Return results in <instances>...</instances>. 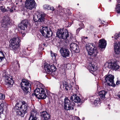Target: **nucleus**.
<instances>
[{
  "instance_id": "1",
  "label": "nucleus",
  "mask_w": 120,
  "mask_h": 120,
  "mask_svg": "<svg viewBox=\"0 0 120 120\" xmlns=\"http://www.w3.org/2000/svg\"><path fill=\"white\" fill-rule=\"evenodd\" d=\"M28 108L27 103L23 101L17 102L15 107V109H20L25 113L27 112Z\"/></svg>"
},
{
  "instance_id": "2",
  "label": "nucleus",
  "mask_w": 120,
  "mask_h": 120,
  "mask_svg": "<svg viewBox=\"0 0 120 120\" xmlns=\"http://www.w3.org/2000/svg\"><path fill=\"white\" fill-rule=\"evenodd\" d=\"M22 89L25 94H28L31 90L30 84L29 82L25 79H23L21 83Z\"/></svg>"
},
{
  "instance_id": "3",
  "label": "nucleus",
  "mask_w": 120,
  "mask_h": 120,
  "mask_svg": "<svg viewBox=\"0 0 120 120\" xmlns=\"http://www.w3.org/2000/svg\"><path fill=\"white\" fill-rule=\"evenodd\" d=\"M86 47L88 52V55L90 56L92 55L94 56H96L98 52L94 44L93 43L89 44L88 45H86Z\"/></svg>"
},
{
  "instance_id": "4",
  "label": "nucleus",
  "mask_w": 120,
  "mask_h": 120,
  "mask_svg": "<svg viewBox=\"0 0 120 120\" xmlns=\"http://www.w3.org/2000/svg\"><path fill=\"white\" fill-rule=\"evenodd\" d=\"M40 31L45 37L49 38L51 36V30L47 26L41 27L40 29Z\"/></svg>"
},
{
  "instance_id": "5",
  "label": "nucleus",
  "mask_w": 120,
  "mask_h": 120,
  "mask_svg": "<svg viewBox=\"0 0 120 120\" xmlns=\"http://www.w3.org/2000/svg\"><path fill=\"white\" fill-rule=\"evenodd\" d=\"M75 104L74 102H71L68 98H66L64 99V109L67 110L73 109V106Z\"/></svg>"
},
{
  "instance_id": "6",
  "label": "nucleus",
  "mask_w": 120,
  "mask_h": 120,
  "mask_svg": "<svg viewBox=\"0 0 120 120\" xmlns=\"http://www.w3.org/2000/svg\"><path fill=\"white\" fill-rule=\"evenodd\" d=\"M25 5L27 9L30 10L36 8L37 6L34 0H26Z\"/></svg>"
},
{
  "instance_id": "7",
  "label": "nucleus",
  "mask_w": 120,
  "mask_h": 120,
  "mask_svg": "<svg viewBox=\"0 0 120 120\" xmlns=\"http://www.w3.org/2000/svg\"><path fill=\"white\" fill-rule=\"evenodd\" d=\"M45 15L43 12H41L39 13L37 15H34L33 20L35 22H42L44 21V17Z\"/></svg>"
},
{
  "instance_id": "8",
  "label": "nucleus",
  "mask_w": 120,
  "mask_h": 120,
  "mask_svg": "<svg viewBox=\"0 0 120 120\" xmlns=\"http://www.w3.org/2000/svg\"><path fill=\"white\" fill-rule=\"evenodd\" d=\"M105 79L108 85L109 86L115 87V84L114 83V76L111 74L106 75Z\"/></svg>"
},
{
  "instance_id": "9",
  "label": "nucleus",
  "mask_w": 120,
  "mask_h": 120,
  "mask_svg": "<svg viewBox=\"0 0 120 120\" xmlns=\"http://www.w3.org/2000/svg\"><path fill=\"white\" fill-rule=\"evenodd\" d=\"M104 66L106 67H107L109 69H112L115 70H117L119 68V66L116 63L112 62L111 61H108L105 63Z\"/></svg>"
},
{
  "instance_id": "10",
  "label": "nucleus",
  "mask_w": 120,
  "mask_h": 120,
  "mask_svg": "<svg viewBox=\"0 0 120 120\" xmlns=\"http://www.w3.org/2000/svg\"><path fill=\"white\" fill-rule=\"evenodd\" d=\"M9 20V19L7 17L4 18L3 22L1 23L2 28L4 30H8L9 24L8 22Z\"/></svg>"
},
{
  "instance_id": "11",
  "label": "nucleus",
  "mask_w": 120,
  "mask_h": 120,
  "mask_svg": "<svg viewBox=\"0 0 120 120\" xmlns=\"http://www.w3.org/2000/svg\"><path fill=\"white\" fill-rule=\"evenodd\" d=\"M44 68L45 71L47 72H49L51 71L54 72L56 70V68L54 65H51V66L47 63H45Z\"/></svg>"
},
{
  "instance_id": "12",
  "label": "nucleus",
  "mask_w": 120,
  "mask_h": 120,
  "mask_svg": "<svg viewBox=\"0 0 120 120\" xmlns=\"http://www.w3.org/2000/svg\"><path fill=\"white\" fill-rule=\"evenodd\" d=\"M4 78L5 84L8 85V86H12L14 83V81L11 78H10L7 75H4Z\"/></svg>"
},
{
  "instance_id": "13",
  "label": "nucleus",
  "mask_w": 120,
  "mask_h": 120,
  "mask_svg": "<svg viewBox=\"0 0 120 120\" xmlns=\"http://www.w3.org/2000/svg\"><path fill=\"white\" fill-rule=\"evenodd\" d=\"M60 52L62 56L64 57L69 56L70 52L69 50L67 49L61 48L60 49Z\"/></svg>"
},
{
  "instance_id": "14",
  "label": "nucleus",
  "mask_w": 120,
  "mask_h": 120,
  "mask_svg": "<svg viewBox=\"0 0 120 120\" xmlns=\"http://www.w3.org/2000/svg\"><path fill=\"white\" fill-rule=\"evenodd\" d=\"M34 93H33L32 95L33 96L35 95L37 98L38 97V95H39V94L42 95L46 94L44 89L41 88H36L34 90Z\"/></svg>"
},
{
  "instance_id": "15",
  "label": "nucleus",
  "mask_w": 120,
  "mask_h": 120,
  "mask_svg": "<svg viewBox=\"0 0 120 120\" xmlns=\"http://www.w3.org/2000/svg\"><path fill=\"white\" fill-rule=\"evenodd\" d=\"M70 49L74 51L76 53H78L79 52V50L77 44L75 43H71L70 45Z\"/></svg>"
},
{
  "instance_id": "16",
  "label": "nucleus",
  "mask_w": 120,
  "mask_h": 120,
  "mask_svg": "<svg viewBox=\"0 0 120 120\" xmlns=\"http://www.w3.org/2000/svg\"><path fill=\"white\" fill-rule=\"evenodd\" d=\"M37 113L36 110H33L31 113L29 120H37Z\"/></svg>"
},
{
  "instance_id": "17",
  "label": "nucleus",
  "mask_w": 120,
  "mask_h": 120,
  "mask_svg": "<svg viewBox=\"0 0 120 120\" xmlns=\"http://www.w3.org/2000/svg\"><path fill=\"white\" fill-rule=\"evenodd\" d=\"M114 46L115 52L116 54H119L120 53V42H118L117 44L114 43Z\"/></svg>"
},
{
  "instance_id": "18",
  "label": "nucleus",
  "mask_w": 120,
  "mask_h": 120,
  "mask_svg": "<svg viewBox=\"0 0 120 120\" xmlns=\"http://www.w3.org/2000/svg\"><path fill=\"white\" fill-rule=\"evenodd\" d=\"M106 45V41L103 39H101L99 41V47L102 49L104 48Z\"/></svg>"
},
{
  "instance_id": "19",
  "label": "nucleus",
  "mask_w": 120,
  "mask_h": 120,
  "mask_svg": "<svg viewBox=\"0 0 120 120\" xmlns=\"http://www.w3.org/2000/svg\"><path fill=\"white\" fill-rule=\"evenodd\" d=\"M19 45L10 43L9 45V48L10 49L15 51L19 49Z\"/></svg>"
},
{
  "instance_id": "20",
  "label": "nucleus",
  "mask_w": 120,
  "mask_h": 120,
  "mask_svg": "<svg viewBox=\"0 0 120 120\" xmlns=\"http://www.w3.org/2000/svg\"><path fill=\"white\" fill-rule=\"evenodd\" d=\"M20 41V39L18 37L14 38L11 39L10 41V43L15 44L17 45H19Z\"/></svg>"
},
{
  "instance_id": "21",
  "label": "nucleus",
  "mask_w": 120,
  "mask_h": 120,
  "mask_svg": "<svg viewBox=\"0 0 120 120\" xmlns=\"http://www.w3.org/2000/svg\"><path fill=\"white\" fill-rule=\"evenodd\" d=\"M106 93L107 92L104 90L100 91L98 93V98L100 99H104L105 98V95Z\"/></svg>"
},
{
  "instance_id": "22",
  "label": "nucleus",
  "mask_w": 120,
  "mask_h": 120,
  "mask_svg": "<svg viewBox=\"0 0 120 120\" xmlns=\"http://www.w3.org/2000/svg\"><path fill=\"white\" fill-rule=\"evenodd\" d=\"M41 116L43 117L45 120H49L50 116L49 114L46 111L43 112L41 115Z\"/></svg>"
},
{
  "instance_id": "23",
  "label": "nucleus",
  "mask_w": 120,
  "mask_h": 120,
  "mask_svg": "<svg viewBox=\"0 0 120 120\" xmlns=\"http://www.w3.org/2000/svg\"><path fill=\"white\" fill-rule=\"evenodd\" d=\"M64 29H62L60 30H58L57 31L56 33V35L59 38H62L63 33H64Z\"/></svg>"
},
{
  "instance_id": "24",
  "label": "nucleus",
  "mask_w": 120,
  "mask_h": 120,
  "mask_svg": "<svg viewBox=\"0 0 120 120\" xmlns=\"http://www.w3.org/2000/svg\"><path fill=\"white\" fill-rule=\"evenodd\" d=\"M43 9L45 10H50L52 11H54L55 9L53 7L51 6L48 4H45L43 6Z\"/></svg>"
},
{
  "instance_id": "25",
  "label": "nucleus",
  "mask_w": 120,
  "mask_h": 120,
  "mask_svg": "<svg viewBox=\"0 0 120 120\" xmlns=\"http://www.w3.org/2000/svg\"><path fill=\"white\" fill-rule=\"evenodd\" d=\"M64 33H63V35L62 36V38H62L64 39H67V38L69 36L68 32L67 30H64Z\"/></svg>"
},
{
  "instance_id": "26",
  "label": "nucleus",
  "mask_w": 120,
  "mask_h": 120,
  "mask_svg": "<svg viewBox=\"0 0 120 120\" xmlns=\"http://www.w3.org/2000/svg\"><path fill=\"white\" fill-rule=\"evenodd\" d=\"M116 11L118 13H120V0H118L115 8Z\"/></svg>"
},
{
  "instance_id": "27",
  "label": "nucleus",
  "mask_w": 120,
  "mask_h": 120,
  "mask_svg": "<svg viewBox=\"0 0 120 120\" xmlns=\"http://www.w3.org/2000/svg\"><path fill=\"white\" fill-rule=\"evenodd\" d=\"M74 96V101L75 103H80L81 102V99L79 97L77 96L76 94L73 95Z\"/></svg>"
},
{
  "instance_id": "28",
  "label": "nucleus",
  "mask_w": 120,
  "mask_h": 120,
  "mask_svg": "<svg viewBox=\"0 0 120 120\" xmlns=\"http://www.w3.org/2000/svg\"><path fill=\"white\" fill-rule=\"evenodd\" d=\"M88 68L89 69V70L90 72L93 74L95 71L94 65L90 64Z\"/></svg>"
},
{
  "instance_id": "29",
  "label": "nucleus",
  "mask_w": 120,
  "mask_h": 120,
  "mask_svg": "<svg viewBox=\"0 0 120 120\" xmlns=\"http://www.w3.org/2000/svg\"><path fill=\"white\" fill-rule=\"evenodd\" d=\"M64 88L67 91H69L71 90L72 88V86H69L67 84H63Z\"/></svg>"
},
{
  "instance_id": "30",
  "label": "nucleus",
  "mask_w": 120,
  "mask_h": 120,
  "mask_svg": "<svg viewBox=\"0 0 120 120\" xmlns=\"http://www.w3.org/2000/svg\"><path fill=\"white\" fill-rule=\"evenodd\" d=\"M101 99L99 98H97L94 101V105L95 106H98L100 104Z\"/></svg>"
},
{
  "instance_id": "31",
  "label": "nucleus",
  "mask_w": 120,
  "mask_h": 120,
  "mask_svg": "<svg viewBox=\"0 0 120 120\" xmlns=\"http://www.w3.org/2000/svg\"><path fill=\"white\" fill-rule=\"evenodd\" d=\"M16 109L18 110V111H16L17 115H20L21 117H23L24 116L25 113H24V112H21V110H20V109Z\"/></svg>"
},
{
  "instance_id": "32",
  "label": "nucleus",
  "mask_w": 120,
  "mask_h": 120,
  "mask_svg": "<svg viewBox=\"0 0 120 120\" xmlns=\"http://www.w3.org/2000/svg\"><path fill=\"white\" fill-rule=\"evenodd\" d=\"M21 23L23 25H24L25 26H26V28L27 27V25L29 24L28 20H22Z\"/></svg>"
},
{
  "instance_id": "33",
  "label": "nucleus",
  "mask_w": 120,
  "mask_h": 120,
  "mask_svg": "<svg viewBox=\"0 0 120 120\" xmlns=\"http://www.w3.org/2000/svg\"><path fill=\"white\" fill-rule=\"evenodd\" d=\"M47 97V95L46 94H39V95H38V97L39 99H45Z\"/></svg>"
},
{
  "instance_id": "34",
  "label": "nucleus",
  "mask_w": 120,
  "mask_h": 120,
  "mask_svg": "<svg viewBox=\"0 0 120 120\" xmlns=\"http://www.w3.org/2000/svg\"><path fill=\"white\" fill-rule=\"evenodd\" d=\"M18 27L21 29L23 30H25L26 29V26H25L24 25L20 23L18 25Z\"/></svg>"
},
{
  "instance_id": "35",
  "label": "nucleus",
  "mask_w": 120,
  "mask_h": 120,
  "mask_svg": "<svg viewBox=\"0 0 120 120\" xmlns=\"http://www.w3.org/2000/svg\"><path fill=\"white\" fill-rule=\"evenodd\" d=\"M51 56L52 57V59L53 60H55L56 59V56L57 55L56 53L52 54V52L51 51Z\"/></svg>"
},
{
  "instance_id": "36",
  "label": "nucleus",
  "mask_w": 120,
  "mask_h": 120,
  "mask_svg": "<svg viewBox=\"0 0 120 120\" xmlns=\"http://www.w3.org/2000/svg\"><path fill=\"white\" fill-rule=\"evenodd\" d=\"M4 54L3 53L1 52H0V62L4 58Z\"/></svg>"
},
{
  "instance_id": "37",
  "label": "nucleus",
  "mask_w": 120,
  "mask_h": 120,
  "mask_svg": "<svg viewBox=\"0 0 120 120\" xmlns=\"http://www.w3.org/2000/svg\"><path fill=\"white\" fill-rule=\"evenodd\" d=\"M64 68H65L69 69L71 68V65L70 64H68L64 66Z\"/></svg>"
},
{
  "instance_id": "38",
  "label": "nucleus",
  "mask_w": 120,
  "mask_h": 120,
  "mask_svg": "<svg viewBox=\"0 0 120 120\" xmlns=\"http://www.w3.org/2000/svg\"><path fill=\"white\" fill-rule=\"evenodd\" d=\"M0 9L3 12H4L6 11V9L4 8V7L3 6H2L0 7Z\"/></svg>"
},
{
  "instance_id": "39",
  "label": "nucleus",
  "mask_w": 120,
  "mask_h": 120,
  "mask_svg": "<svg viewBox=\"0 0 120 120\" xmlns=\"http://www.w3.org/2000/svg\"><path fill=\"white\" fill-rule=\"evenodd\" d=\"M5 98V96L4 95L0 93V99H4Z\"/></svg>"
},
{
  "instance_id": "40",
  "label": "nucleus",
  "mask_w": 120,
  "mask_h": 120,
  "mask_svg": "<svg viewBox=\"0 0 120 120\" xmlns=\"http://www.w3.org/2000/svg\"><path fill=\"white\" fill-rule=\"evenodd\" d=\"M15 7L14 6L13 7H11V9H10V11L11 12H14L15 11Z\"/></svg>"
},
{
  "instance_id": "41",
  "label": "nucleus",
  "mask_w": 120,
  "mask_h": 120,
  "mask_svg": "<svg viewBox=\"0 0 120 120\" xmlns=\"http://www.w3.org/2000/svg\"><path fill=\"white\" fill-rule=\"evenodd\" d=\"M60 7V6H58V8L57 9V10H58L57 11H58V12L57 13H55V14H59L61 12H62V11H61L60 10H59V8Z\"/></svg>"
},
{
  "instance_id": "42",
  "label": "nucleus",
  "mask_w": 120,
  "mask_h": 120,
  "mask_svg": "<svg viewBox=\"0 0 120 120\" xmlns=\"http://www.w3.org/2000/svg\"><path fill=\"white\" fill-rule=\"evenodd\" d=\"M73 96L74 97V96H73V95L71 96L70 97V100L71 102H73V101H74V98Z\"/></svg>"
},
{
  "instance_id": "43",
  "label": "nucleus",
  "mask_w": 120,
  "mask_h": 120,
  "mask_svg": "<svg viewBox=\"0 0 120 120\" xmlns=\"http://www.w3.org/2000/svg\"><path fill=\"white\" fill-rule=\"evenodd\" d=\"M119 37V35L117 34H115L114 35V38L115 39H117V38Z\"/></svg>"
},
{
  "instance_id": "44",
  "label": "nucleus",
  "mask_w": 120,
  "mask_h": 120,
  "mask_svg": "<svg viewBox=\"0 0 120 120\" xmlns=\"http://www.w3.org/2000/svg\"><path fill=\"white\" fill-rule=\"evenodd\" d=\"M117 95L119 98V100H120V92Z\"/></svg>"
},
{
  "instance_id": "45",
  "label": "nucleus",
  "mask_w": 120,
  "mask_h": 120,
  "mask_svg": "<svg viewBox=\"0 0 120 120\" xmlns=\"http://www.w3.org/2000/svg\"><path fill=\"white\" fill-rule=\"evenodd\" d=\"M116 84L117 85H119L120 84V81H119L118 80L116 82Z\"/></svg>"
},
{
  "instance_id": "46",
  "label": "nucleus",
  "mask_w": 120,
  "mask_h": 120,
  "mask_svg": "<svg viewBox=\"0 0 120 120\" xmlns=\"http://www.w3.org/2000/svg\"><path fill=\"white\" fill-rule=\"evenodd\" d=\"M81 29H80V28H79L77 30V32H79L80 30Z\"/></svg>"
},
{
  "instance_id": "47",
  "label": "nucleus",
  "mask_w": 120,
  "mask_h": 120,
  "mask_svg": "<svg viewBox=\"0 0 120 120\" xmlns=\"http://www.w3.org/2000/svg\"><path fill=\"white\" fill-rule=\"evenodd\" d=\"M84 38L85 39H87V38L88 37H84Z\"/></svg>"
},
{
  "instance_id": "48",
  "label": "nucleus",
  "mask_w": 120,
  "mask_h": 120,
  "mask_svg": "<svg viewBox=\"0 0 120 120\" xmlns=\"http://www.w3.org/2000/svg\"><path fill=\"white\" fill-rule=\"evenodd\" d=\"M78 117V120H80V119Z\"/></svg>"
},
{
  "instance_id": "49",
  "label": "nucleus",
  "mask_w": 120,
  "mask_h": 120,
  "mask_svg": "<svg viewBox=\"0 0 120 120\" xmlns=\"http://www.w3.org/2000/svg\"><path fill=\"white\" fill-rule=\"evenodd\" d=\"M17 64H18V66H19V64H18V63H17Z\"/></svg>"
},
{
  "instance_id": "50",
  "label": "nucleus",
  "mask_w": 120,
  "mask_h": 120,
  "mask_svg": "<svg viewBox=\"0 0 120 120\" xmlns=\"http://www.w3.org/2000/svg\"><path fill=\"white\" fill-rule=\"evenodd\" d=\"M66 11H69V10L68 9L67 10H66Z\"/></svg>"
},
{
  "instance_id": "51",
  "label": "nucleus",
  "mask_w": 120,
  "mask_h": 120,
  "mask_svg": "<svg viewBox=\"0 0 120 120\" xmlns=\"http://www.w3.org/2000/svg\"><path fill=\"white\" fill-rule=\"evenodd\" d=\"M60 9H61V10H62V9L61 8H61H60Z\"/></svg>"
},
{
  "instance_id": "52",
  "label": "nucleus",
  "mask_w": 120,
  "mask_h": 120,
  "mask_svg": "<svg viewBox=\"0 0 120 120\" xmlns=\"http://www.w3.org/2000/svg\"><path fill=\"white\" fill-rule=\"evenodd\" d=\"M16 4H18V3H16Z\"/></svg>"
},
{
  "instance_id": "53",
  "label": "nucleus",
  "mask_w": 120,
  "mask_h": 120,
  "mask_svg": "<svg viewBox=\"0 0 120 120\" xmlns=\"http://www.w3.org/2000/svg\"><path fill=\"white\" fill-rule=\"evenodd\" d=\"M77 5H79V4H77Z\"/></svg>"
},
{
  "instance_id": "54",
  "label": "nucleus",
  "mask_w": 120,
  "mask_h": 120,
  "mask_svg": "<svg viewBox=\"0 0 120 120\" xmlns=\"http://www.w3.org/2000/svg\"><path fill=\"white\" fill-rule=\"evenodd\" d=\"M112 38H113V36H112Z\"/></svg>"
},
{
  "instance_id": "55",
  "label": "nucleus",
  "mask_w": 120,
  "mask_h": 120,
  "mask_svg": "<svg viewBox=\"0 0 120 120\" xmlns=\"http://www.w3.org/2000/svg\"><path fill=\"white\" fill-rule=\"evenodd\" d=\"M84 26H83V28H84Z\"/></svg>"
}]
</instances>
